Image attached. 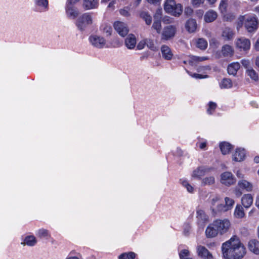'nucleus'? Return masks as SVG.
Returning a JSON list of instances; mask_svg holds the SVG:
<instances>
[{"label": "nucleus", "instance_id": "f257e3e1", "mask_svg": "<svg viewBox=\"0 0 259 259\" xmlns=\"http://www.w3.org/2000/svg\"><path fill=\"white\" fill-rule=\"evenodd\" d=\"M221 248L225 259H241L246 253L245 247L236 236L223 243Z\"/></svg>", "mask_w": 259, "mask_h": 259}, {"label": "nucleus", "instance_id": "f03ea898", "mask_svg": "<svg viewBox=\"0 0 259 259\" xmlns=\"http://www.w3.org/2000/svg\"><path fill=\"white\" fill-rule=\"evenodd\" d=\"M210 208L212 214L214 215L224 212V204L222 203L221 198L218 196L213 197L209 201Z\"/></svg>", "mask_w": 259, "mask_h": 259}, {"label": "nucleus", "instance_id": "7ed1b4c3", "mask_svg": "<svg viewBox=\"0 0 259 259\" xmlns=\"http://www.w3.org/2000/svg\"><path fill=\"white\" fill-rule=\"evenodd\" d=\"M92 23V17L89 13H85L80 16L76 20L75 25L77 28L83 31L89 25Z\"/></svg>", "mask_w": 259, "mask_h": 259}, {"label": "nucleus", "instance_id": "20e7f679", "mask_svg": "<svg viewBox=\"0 0 259 259\" xmlns=\"http://www.w3.org/2000/svg\"><path fill=\"white\" fill-rule=\"evenodd\" d=\"M213 226L217 228L219 233L223 235L229 231L231 224L228 219H218L213 222Z\"/></svg>", "mask_w": 259, "mask_h": 259}, {"label": "nucleus", "instance_id": "39448f33", "mask_svg": "<svg viewBox=\"0 0 259 259\" xmlns=\"http://www.w3.org/2000/svg\"><path fill=\"white\" fill-rule=\"evenodd\" d=\"M258 20L253 16L247 17L245 20L244 25L249 32H252L255 31L258 27Z\"/></svg>", "mask_w": 259, "mask_h": 259}, {"label": "nucleus", "instance_id": "423d86ee", "mask_svg": "<svg viewBox=\"0 0 259 259\" xmlns=\"http://www.w3.org/2000/svg\"><path fill=\"white\" fill-rule=\"evenodd\" d=\"M236 48L240 51H247L250 49V41L249 39L244 37H241L236 39L235 41Z\"/></svg>", "mask_w": 259, "mask_h": 259}, {"label": "nucleus", "instance_id": "0eeeda50", "mask_svg": "<svg viewBox=\"0 0 259 259\" xmlns=\"http://www.w3.org/2000/svg\"><path fill=\"white\" fill-rule=\"evenodd\" d=\"M196 253L199 257L203 259H214L212 253L204 246L198 245Z\"/></svg>", "mask_w": 259, "mask_h": 259}, {"label": "nucleus", "instance_id": "6e6552de", "mask_svg": "<svg viewBox=\"0 0 259 259\" xmlns=\"http://www.w3.org/2000/svg\"><path fill=\"white\" fill-rule=\"evenodd\" d=\"M236 180L230 172L226 171L222 174L221 176V182L226 186H230L234 184Z\"/></svg>", "mask_w": 259, "mask_h": 259}, {"label": "nucleus", "instance_id": "1a4fd4ad", "mask_svg": "<svg viewBox=\"0 0 259 259\" xmlns=\"http://www.w3.org/2000/svg\"><path fill=\"white\" fill-rule=\"evenodd\" d=\"M89 40L93 46L98 48H102L105 45V39L98 35L90 36Z\"/></svg>", "mask_w": 259, "mask_h": 259}, {"label": "nucleus", "instance_id": "9d476101", "mask_svg": "<svg viewBox=\"0 0 259 259\" xmlns=\"http://www.w3.org/2000/svg\"><path fill=\"white\" fill-rule=\"evenodd\" d=\"M114 27L115 30L121 36H125L128 32V29L126 25L122 22H115L114 24Z\"/></svg>", "mask_w": 259, "mask_h": 259}, {"label": "nucleus", "instance_id": "9b49d317", "mask_svg": "<svg viewBox=\"0 0 259 259\" xmlns=\"http://www.w3.org/2000/svg\"><path fill=\"white\" fill-rule=\"evenodd\" d=\"M177 5L174 0H166L165 3L164 9L166 12L176 16Z\"/></svg>", "mask_w": 259, "mask_h": 259}, {"label": "nucleus", "instance_id": "f8f14e48", "mask_svg": "<svg viewBox=\"0 0 259 259\" xmlns=\"http://www.w3.org/2000/svg\"><path fill=\"white\" fill-rule=\"evenodd\" d=\"M210 170V168H209L204 166L198 167L193 171L192 177L195 178L199 179L201 177L208 173Z\"/></svg>", "mask_w": 259, "mask_h": 259}, {"label": "nucleus", "instance_id": "ddd939ff", "mask_svg": "<svg viewBox=\"0 0 259 259\" xmlns=\"http://www.w3.org/2000/svg\"><path fill=\"white\" fill-rule=\"evenodd\" d=\"M175 31V29L172 26H168L165 27L162 33V39H169L174 36Z\"/></svg>", "mask_w": 259, "mask_h": 259}, {"label": "nucleus", "instance_id": "4468645a", "mask_svg": "<svg viewBox=\"0 0 259 259\" xmlns=\"http://www.w3.org/2000/svg\"><path fill=\"white\" fill-rule=\"evenodd\" d=\"M245 157V152L244 149L237 148L233 155V160L235 161H241Z\"/></svg>", "mask_w": 259, "mask_h": 259}, {"label": "nucleus", "instance_id": "2eb2a0df", "mask_svg": "<svg viewBox=\"0 0 259 259\" xmlns=\"http://www.w3.org/2000/svg\"><path fill=\"white\" fill-rule=\"evenodd\" d=\"M249 250L255 254H259V241L256 239L250 240L248 243Z\"/></svg>", "mask_w": 259, "mask_h": 259}, {"label": "nucleus", "instance_id": "dca6fc26", "mask_svg": "<svg viewBox=\"0 0 259 259\" xmlns=\"http://www.w3.org/2000/svg\"><path fill=\"white\" fill-rule=\"evenodd\" d=\"M238 186L240 188L245 190L246 192H251L253 190V185L249 182L242 179L238 182Z\"/></svg>", "mask_w": 259, "mask_h": 259}, {"label": "nucleus", "instance_id": "f3484780", "mask_svg": "<svg viewBox=\"0 0 259 259\" xmlns=\"http://www.w3.org/2000/svg\"><path fill=\"white\" fill-rule=\"evenodd\" d=\"M206 57H198L195 56H189L188 60L184 61V63L186 64L188 62L191 65L193 66L196 65L197 63L202 62L207 60Z\"/></svg>", "mask_w": 259, "mask_h": 259}, {"label": "nucleus", "instance_id": "a211bd4d", "mask_svg": "<svg viewBox=\"0 0 259 259\" xmlns=\"http://www.w3.org/2000/svg\"><path fill=\"white\" fill-rule=\"evenodd\" d=\"M221 53L224 57H231L233 55L234 51L232 47L229 45H225L222 47Z\"/></svg>", "mask_w": 259, "mask_h": 259}, {"label": "nucleus", "instance_id": "6ab92c4d", "mask_svg": "<svg viewBox=\"0 0 259 259\" xmlns=\"http://www.w3.org/2000/svg\"><path fill=\"white\" fill-rule=\"evenodd\" d=\"M99 3L98 0H83V7L85 10L97 8Z\"/></svg>", "mask_w": 259, "mask_h": 259}, {"label": "nucleus", "instance_id": "aec40b11", "mask_svg": "<svg viewBox=\"0 0 259 259\" xmlns=\"http://www.w3.org/2000/svg\"><path fill=\"white\" fill-rule=\"evenodd\" d=\"M219 233L217 228L213 226V222L210 224L205 230V234L208 238H213L215 237Z\"/></svg>", "mask_w": 259, "mask_h": 259}, {"label": "nucleus", "instance_id": "412c9836", "mask_svg": "<svg viewBox=\"0 0 259 259\" xmlns=\"http://www.w3.org/2000/svg\"><path fill=\"white\" fill-rule=\"evenodd\" d=\"M253 197L250 194H244L241 199L242 204L245 208H249L253 203Z\"/></svg>", "mask_w": 259, "mask_h": 259}, {"label": "nucleus", "instance_id": "4be33fe9", "mask_svg": "<svg viewBox=\"0 0 259 259\" xmlns=\"http://www.w3.org/2000/svg\"><path fill=\"white\" fill-rule=\"evenodd\" d=\"M240 67V64L238 62H233L229 64L227 68V71L230 75L235 76Z\"/></svg>", "mask_w": 259, "mask_h": 259}, {"label": "nucleus", "instance_id": "5701e85b", "mask_svg": "<svg viewBox=\"0 0 259 259\" xmlns=\"http://www.w3.org/2000/svg\"><path fill=\"white\" fill-rule=\"evenodd\" d=\"M186 28L190 33L194 32L197 28V23L195 19H190L187 21L186 24Z\"/></svg>", "mask_w": 259, "mask_h": 259}, {"label": "nucleus", "instance_id": "b1692460", "mask_svg": "<svg viewBox=\"0 0 259 259\" xmlns=\"http://www.w3.org/2000/svg\"><path fill=\"white\" fill-rule=\"evenodd\" d=\"M218 14L216 12L213 10H209L207 11L204 15V20L207 23L214 21L217 18Z\"/></svg>", "mask_w": 259, "mask_h": 259}, {"label": "nucleus", "instance_id": "393cba45", "mask_svg": "<svg viewBox=\"0 0 259 259\" xmlns=\"http://www.w3.org/2000/svg\"><path fill=\"white\" fill-rule=\"evenodd\" d=\"M125 44L128 49L134 48L136 44V39L134 35L130 34L125 40Z\"/></svg>", "mask_w": 259, "mask_h": 259}, {"label": "nucleus", "instance_id": "a878e982", "mask_svg": "<svg viewBox=\"0 0 259 259\" xmlns=\"http://www.w3.org/2000/svg\"><path fill=\"white\" fill-rule=\"evenodd\" d=\"M234 33L233 30L229 28H225L222 33V36L226 40H230L233 39L234 37Z\"/></svg>", "mask_w": 259, "mask_h": 259}, {"label": "nucleus", "instance_id": "bb28decb", "mask_svg": "<svg viewBox=\"0 0 259 259\" xmlns=\"http://www.w3.org/2000/svg\"><path fill=\"white\" fill-rule=\"evenodd\" d=\"M66 11L67 16L72 19H75L78 15V11L73 6L66 5Z\"/></svg>", "mask_w": 259, "mask_h": 259}, {"label": "nucleus", "instance_id": "cd10ccee", "mask_svg": "<svg viewBox=\"0 0 259 259\" xmlns=\"http://www.w3.org/2000/svg\"><path fill=\"white\" fill-rule=\"evenodd\" d=\"M162 57L166 60H170L172 57V54L170 48L166 46H162L161 48Z\"/></svg>", "mask_w": 259, "mask_h": 259}, {"label": "nucleus", "instance_id": "c85d7f7f", "mask_svg": "<svg viewBox=\"0 0 259 259\" xmlns=\"http://www.w3.org/2000/svg\"><path fill=\"white\" fill-rule=\"evenodd\" d=\"M37 243V240L35 237L33 235H30L26 236L23 242H22L21 244L24 245H28L29 246H33Z\"/></svg>", "mask_w": 259, "mask_h": 259}, {"label": "nucleus", "instance_id": "c756f323", "mask_svg": "<svg viewBox=\"0 0 259 259\" xmlns=\"http://www.w3.org/2000/svg\"><path fill=\"white\" fill-rule=\"evenodd\" d=\"M221 151L223 154L225 155L229 153L232 149V145L227 142H222L220 144Z\"/></svg>", "mask_w": 259, "mask_h": 259}, {"label": "nucleus", "instance_id": "7c9ffc66", "mask_svg": "<svg viewBox=\"0 0 259 259\" xmlns=\"http://www.w3.org/2000/svg\"><path fill=\"white\" fill-rule=\"evenodd\" d=\"M196 46L197 48L202 50H205L207 47V41L202 38H198L195 40Z\"/></svg>", "mask_w": 259, "mask_h": 259}, {"label": "nucleus", "instance_id": "2f4dec72", "mask_svg": "<svg viewBox=\"0 0 259 259\" xmlns=\"http://www.w3.org/2000/svg\"><path fill=\"white\" fill-rule=\"evenodd\" d=\"M234 215L237 218H243L245 215V213L243 207L240 205H237L234 210Z\"/></svg>", "mask_w": 259, "mask_h": 259}, {"label": "nucleus", "instance_id": "473e14b6", "mask_svg": "<svg viewBox=\"0 0 259 259\" xmlns=\"http://www.w3.org/2000/svg\"><path fill=\"white\" fill-rule=\"evenodd\" d=\"M196 217L200 223H203L207 220V217L205 214L204 211L201 209L197 210Z\"/></svg>", "mask_w": 259, "mask_h": 259}, {"label": "nucleus", "instance_id": "72a5a7b5", "mask_svg": "<svg viewBox=\"0 0 259 259\" xmlns=\"http://www.w3.org/2000/svg\"><path fill=\"white\" fill-rule=\"evenodd\" d=\"M37 6L41 7V11H46L48 9V0H34Z\"/></svg>", "mask_w": 259, "mask_h": 259}, {"label": "nucleus", "instance_id": "f704fd0d", "mask_svg": "<svg viewBox=\"0 0 259 259\" xmlns=\"http://www.w3.org/2000/svg\"><path fill=\"white\" fill-rule=\"evenodd\" d=\"M225 205H224V207H225L224 211H226L232 208L234 204V201L233 199L227 197L225 198Z\"/></svg>", "mask_w": 259, "mask_h": 259}, {"label": "nucleus", "instance_id": "c9c22d12", "mask_svg": "<svg viewBox=\"0 0 259 259\" xmlns=\"http://www.w3.org/2000/svg\"><path fill=\"white\" fill-rule=\"evenodd\" d=\"M232 82L229 78H224L221 83L220 87L221 89H229L232 87Z\"/></svg>", "mask_w": 259, "mask_h": 259}, {"label": "nucleus", "instance_id": "e433bc0d", "mask_svg": "<svg viewBox=\"0 0 259 259\" xmlns=\"http://www.w3.org/2000/svg\"><path fill=\"white\" fill-rule=\"evenodd\" d=\"M140 17L145 20L147 25L151 24L152 22V17L147 12H141L140 13Z\"/></svg>", "mask_w": 259, "mask_h": 259}, {"label": "nucleus", "instance_id": "4c0bfd02", "mask_svg": "<svg viewBox=\"0 0 259 259\" xmlns=\"http://www.w3.org/2000/svg\"><path fill=\"white\" fill-rule=\"evenodd\" d=\"M136 257V253L134 252H124L121 254L119 257V259H135Z\"/></svg>", "mask_w": 259, "mask_h": 259}, {"label": "nucleus", "instance_id": "58836bf2", "mask_svg": "<svg viewBox=\"0 0 259 259\" xmlns=\"http://www.w3.org/2000/svg\"><path fill=\"white\" fill-rule=\"evenodd\" d=\"M215 183V179L213 176L205 177L202 180L203 185H211Z\"/></svg>", "mask_w": 259, "mask_h": 259}, {"label": "nucleus", "instance_id": "ea45409f", "mask_svg": "<svg viewBox=\"0 0 259 259\" xmlns=\"http://www.w3.org/2000/svg\"><path fill=\"white\" fill-rule=\"evenodd\" d=\"M246 73L252 79L255 81H257L258 80V75L252 68H248L246 70Z\"/></svg>", "mask_w": 259, "mask_h": 259}, {"label": "nucleus", "instance_id": "a19ab883", "mask_svg": "<svg viewBox=\"0 0 259 259\" xmlns=\"http://www.w3.org/2000/svg\"><path fill=\"white\" fill-rule=\"evenodd\" d=\"M190 251L188 249H183L179 253L180 259H192L190 256Z\"/></svg>", "mask_w": 259, "mask_h": 259}, {"label": "nucleus", "instance_id": "79ce46f5", "mask_svg": "<svg viewBox=\"0 0 259 259\" xmlns=\"http://www.w3.org/2000/svg\"><path fill=\"white\" fill-rule=\"evenodd\" d=\"M152 28L155 29L158 33H160L161 29L160 20H155L152 25Z\"/></svg>", "mask_w": 259, "mask_h": 259}, {"label": "nucleus", "instance_id": "37998d69", "mask_svg": "<svg viewBox=\"0 0 259 259\" xmlns=\"http://www.w3.org/2000/svg\"><path fill=\"white\" fill-rule=\"evenodd\" d=\"M228 0H221L219 5V9L222 13L226 12L228 6Z\"/></svg>", "mask_w": 259, "mask_h": 259}, {"label": "nucleus", "instance_id": "c03bdc74", "mask_svg": "<svg viewBox=\"0 0 259 259\" xmlns=\"http://www.w3.org/2000/svg\"><path fill=\"white\" fill-rule=\"evenodd\" d=\"M37 235L40 238H45L49 236V232L47 230L44 229H39L37 231Z\"/></svg>", "mask_w": 259, "mask_h": 259}, {"label": "nucleus", "instance_id": "a18cd8bd", "mask_svg": "<svg viewBox=\"0 0 259 259\" xmlns=\"http://www.w3.org/2000/svg\"><path fill=\"white\" fill-rule=\"evenodd\" d=\"M217 107V104L213 102H210L208 104V108L207 110V113L211 114L214 111Z\"/></svg>", "mask_w": 259, "mask_h": 259}, {"label": "nucleus", "instance_id": "49530a36", "mask_svg": "<svg viewBox=\"0 0 259 259\" xmlns=\"http://www.w3.org/2000/svg\"><path fill=\"white\" fill-rule=\"evenodd\" d=\"M129 8L125 7L124 9H121L119 11V13L120 15L124 17H128L130 16V14L129 13Z\"/></svg>", "mask_w": 259, "mask_h": 259}, {"label": "nucleus", "instance_id": "de8ad7c7", "mask_svg": "<svg viewBox=\"0 0 259 259\" xmlns=\"http://www.w3.org/2000/svg\"><path fill=\"white\" fill-rule=\"evenodd\" d=\"M182 185L185 187L189 192H192L193 191V188L191 186L187 181H183L182 182Z\"/></svg>", "mask_w": 259, "mask_h": 259}, {"label": "nucleus", "instance_id": "09e8293b", "mask_svg": "<svg viewBox=\"0 0 259 259\" xmlns=\"http://www.w3.org/2000/svg\"><path fill=\"white\" fill-rule=\"evenodd\" d=\"M241 64L243 65V66L247 70L248 68H250V62L248 60L243 59L241 61Z\"/></svg>", "mask_w": 259, "mask_h": 259}, {"label": "nucleus", "instance_id": "8fccbe9b", "mask_svg": "<svg viewBox=\"0 0 259 259\" xmlns=\"http://www.w3.org/2000/svg\"><path fill=\"white\" fill-rule=\"evenodd\" d=\"M205 0H192V5L195 7H198L204 3Z\"/></svg>", "mask_w": 259, "mask_h": 259}, {"label": "nucleus", "instance_id": "3c124183", "mask_svg": "<svg viewBox=\"0 0 259 259\" xmlns=\"http://www.w3.org/2000/svg\"><path fill=\"white\" fill-rule=\"evenodd\" d=\"M190 75L195 78L197 79H201V78H204L207 77V75H203L200 74L198 73H193V74H190Z\"/></svg>", "mask_w": 259, "mask_h": 259}, {"label": "nucleus", "instance_id": "603ef678", "mask_svg": "<svg viewBox=\"0 0 259 259\" xmlns=\"http://www.w3.org/2000/svg\"><path fill=\"white\" fill-rule=\"evenodd\" d=\"M184 12L186 15L190 16L193 13V10L191 8L188 7L185 8Z\"/></svg>", "mask_w": 259, "mask_h": 259}, {"label": "nucleus", "instance_id": "864d4df0", "mask_svg": "<svg viewBox=\"0 0 259 259\" xmlns=\"http://www.w3.org/2000/svg\"><path fill=\"white\" fill-rule=\"evenodd\" d=\"M112 29L111 27H106L104 28V32L106 33L107 35H110L111 34Z\"/></svg>", "mask_w": 259, "mask_h": 259}, {"label": "nucleus", "instance_id": "5fc2aeb1", "mask_svg": "<svg viewBox=\"0 0 259 259\" xmlns=\"http://www.w3.org/2000/svg\"><path fill=\"white\" fill-rule=\"evenodd\" d=\"M234 191L235 195L238 197H240L242 195V193L239 188H235Z\"/></svg>", "mask_w": 259, "mask_h": 259}, {"label": "nucleus", "instance_id": "6e6d98bb", "mask_svg": "<svg viewBox=\"0 0 259 259\" xmlns=\"http://www.w3.org/2000/svg\"><path fill=\"white\" fill-rule=\"evenodd\" d=\"M79 1V0H67L66 5L73 6V5L75 4V3H76Z\"/></svg>", "mask_w": 259, "mask_h": 259}, {"label": "nucleus", "instance_id": "4d7b16f0", "mask_svg": "<svg viewBox=\"0 0 259 259\" xmlns=\"http://www.w3.org/2000/svg\"><path fill=\"white\" fill-rule=\"evenodd\" d=\"M254 47L256 51H259V37L256 40L254 44Z\"/></svg>", "mask_w": 259, "mask_h": 259}, {"label": "nucleus", "instance_id": "13d9d810", "mask_svg": "<svg viewBox=\"0 0 259 259\" xmlns=\"http://www.w3.org/2000/svg\"><path fill=\"white\" fill-rule=\"evenodd\" d=\"M206 146V142H202L199 143V147L201 149H204L205 147Z\"/></svg>", "mask_w": 259, "mask_h": 259}, {"label": "nucleus", "instance_id": "bf43d9fd", "mask_svg": "<svg viewBox=\"0 0 259 259\" xmlns=\"http://www.w3.org/2000/svg\"><path fill=\"white\" fill-rule=\"evenodd\" d=\"M190 226L189 225H187L186 228L184 229V233L185 235H187L189 233L190 230Z\"/></svg>", "mask_w": 259, "mask_h": 259}, {"label": "nucleus", "instance_id": "052dcab7", "mask_svg": "<svg viewBox=\"0 0 259 259\" xmlns=\"http://www.w3.org/2000/svg\"><path fill=\"white\" fill-rule=\"evenodd\" d=\"M144 44L142 43V42H140L138 46H137V48L138 50H142L144 48Z\"/></svg>", "mask_w": 259, "mask_h": 259}, {"label": "nucleus", "instance_id": "680f3d73", "mask_svg": "<svg viewBox=\"0 0 259 259\" xmlns=\"http://www.w3.org/2000/svg\"><path fill=\"white\" fill-rule=\"evenodd\" d=\"M255 205L259 209V195L257 196L256 198Z\"/></svg>", "mask_w": 259, "mask_h": 259}, {"label": "nucleus", "instance_id": "e2e57ef3", "mask_svg": "<svg viewBox=\"0 0 259 259\" xmlns=\"http://www.w3.org/2000/svg\"><path fill=\"white\" fill-rule=\"evenodd\" d=\"M149 3L151 4H157L159 2L160 0H147Z\"/></svg>", "mask_w": 259, "mask_h": 259}, {"label": "nucleus", "instance_id": "0e129e2a", "mask_svg": "<svg viewBox=\"0 0 259 259\" xmlns=\"http://www.w3.org/2000/svg\"><path fill=\"white\" fill-rule=\"evenodd\" d=\"M236 175L239 178H243V175H242L240 171H238L237 172Z\"/></svg>", "mask_w": 259, "mask_h": 259}, {"label": "nucleus", "instance_id": "69168bd1", "mask_svg": "<svg viewBox=\"0 0 259 259\" xmlns=\"http://www.w3.org/2000/svg\"><path fill=\"white\" fill-rule=\"evenodd\" d=\"M255 65L259 67V56L256 58L255 59Z\"/></svg>", "mask_w": 259, "mask_h": 259}, {"label": "nucleus", "instance_id": "338daca9", "mask_svg": "<svg viewBox=\"0 0 259 259\" xmlns=\"http://www.w3.org/2000/svg\"><path fill=\"white\" fill-rule=\"evenodd\" d=\"M254 160L256 163H259V156H256L254 158Z\"/></svg>", "mask_w": 259, "mask_h": 259}, {"label": "nucleus", "instance_id": "774afa93", "mask_svg": "<svg viewBox=\"0 0 259 259\" xmlns=\"http://www.w3.org/2000/svg\"><path fill=\"white\" fill-rule=\"evenodd\" d=\"M66 259H79V258L76 256H69V257H67Z\"/></svg>", "mask_w": 259, "mask_h": 259}]
</instances>
